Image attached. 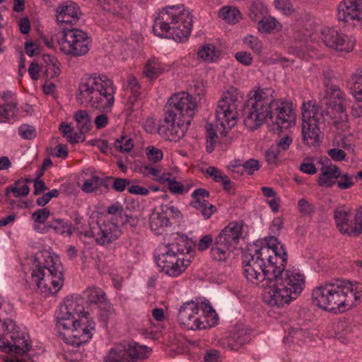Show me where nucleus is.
<instances>
[{"label": "nucleus", "mask_w": 362, "mask_h": 362, "mask_svg": "<svg viewBox=\"0 0 362 362\" xmlns=\"http://www.w3.org/2000/svg\"><path fill=\"white\" fill-rule=\"evenodd\" d=\"M82 298H66L60 305L57 329L62 339H91L95 323L88 320Z\"/></svg>", "instance_id": "nucleus-1"}, {"label": "nucleus", "mask_w": 362, "mask_h": 362, "mask_svg": "<svg viewBox=\"0 0 362 362\" xmlns=\"http://www.w3.org/2000/svg\"><path fill=\"white\" fill-rule=\"evenodd\" d=\"M361 298V284H353L349 281L341 279L320 286L312 293L313 303L326 310H334L337 308L343 312L345 306L351 307L354 300H360Z\"/></svg>", "instance_id": "nucleus-2"}, {"label": "nucleus", "mask_w": 362, "mask_h": 362, "mask_svg": "<svg viewBox=\"0 0 362 362\" xmlns=\"http://www.w3.org/2000/svg\"><path fill=\"white\" fill-rule=\"evenodd\" d=\"M192 23V15L187 9L176 6H168L156 18L153 30L157 36L181 42L189 36Z\"/></svg>", "instance_id": "nucleus-3"}, {"label": "nucleus", "mask_w": 362, "mask_h": 362, "mask_svg": "<svg viewBox=\"0 0 362 362\" xmlns=\"http://www.w3.org/2000/svg\"><path fill=\"white\" fill-rule=\"evenodd\" d=\"M274 275L265 301L271 306L283 307L301 293L305 284V276L282 267H277Z\"/></svg>", "instance_id": "nucleus-4"}, {"label": "nucleus", "mask_w": 362, "mask_h": 362, "mask_svg": "<svg viewBox=\"0 0 362 362\" xmlns=\"http://www.w3.org/2000/svg\"><path fill=\"white\" fill-rule=\"evenodd\" d=\"M112 81L107 77H88L81 81L76 98L81 104L92 107L109 109L115 101Z\"/></svg>", "instance_id": "nucleus-5"}, {"label": "nucleus", "mask_w": 362, "mask_h": 362, "mask_svg": "<svg viewBox=\"0 0 362 362\" xmlns=\"http://www.w3.org/2000/svg\"><path fill=\"white\" fill-rule=\"evenodd\" d=\"M190 252V246L183 237L178 236L175 240L163 248V252L156 257V262L160 271L170 276L182 274L189 265V260L184 256Z\"/></svg>", "instance_id": "nucleus-6"}, {"label": "nucleus", "mask_w": 362, "mask_h": 362, "mask_svg": "<svg viewBox=\"0 0 362 362\" xmlns=\"http://www.w3.org/2000/svg\"><path fill=\"white\" fill-rule=\"evenodd\" d=\"M267 249L255 250V253L245 252L243 256V274L246 279L252 284L266 288L271 282L277 267L267 262L266 264L263 253Z\"/></svg>", "instance_id": "nucleus-7"}, {"label": "nucleus", "mask_w": 362, "mask_h": 362, "mask_svg": "<svg viewBox=\"0 0 362 362\" xmlns=\"http://www.w3.org/2000/svg\"><path fill=\"white\" fill-rule=\"evenodd\" d=\"M242 222L229 223L215 238L211 254L216 261H225L236 248L243 235Z\"/></svg>", "instance_id": "nucleus-8"}, {"label": "nucleus", "mask_w": 362, "mask_h": 362, "mask_svg": "<svg viewBox=\"0 0 362 362\" xmlns=\"http://www.w3.org/2000/svg\"><path fill=\"white\" fill-rule=\"evenodd\" d=\"M49 258L51 259L50 262H39L31 274V281L45 295L57 293L64 281L62 273L55 269L52 264V257L49 256Z\"/></svg>", "instance_id": "nucleus-9"}, {"label": "nucleus", "mask_w": 362, "mask_h": 362, "mask_svg": "<svg viewBox=\"0 0 362 362\" xmlns=\"http://www.w3.org/2000/svg\"><path fill=\"white\" fill-rule=\"evenodd\" d=\"M302 134L304 143L315 146L320 142L321 125L324 116L315 103L308 101L302 105Z\"/></svg>", "instance_id": "nucleus-10"}, {"label": "nucleus", "mask_w": 362, "mask_h": 362, "mask_svg": "<svg viewBox=\"0 0 362 362\" xmlns=\"http://www.w3.org/2000/svg\"><path fill=\"white\" fill-rule=\"evenodd\" d=\"M241 101L238 95L228 93L221 100L218 101L216 110V125L220 126L223 130L221 134L223 136L227 135L228 130L232 129L238 121V107Z\"/></svg>", "instance_id": "nucleus-11"}, {"label": "nucleus", "mask_w": 362, "mask_h": 362, "mask_svg": "<svg viewBox=\"0 0 362 362\" xmlns=\"http://www.w3.org/2000/svg\"><path fill=\"white\" fill-rule=\"evenodd\" d=\"M59 43L60 50L65 54L78 57L88 52L90 39L81 30L64 29L63 38Z\"/></svg>", "instance_id": "nucleus-12"}, {"label": "nucleus", "mask_w": 362, "mask_h": 362, "mask_svg": "<svg viewBox=\"0 0 362 362\" xmlns=\"http://www.w3.org/2000/svg\"><path fill=\"white\" fill-rule=\"evenodd\" d=\"M188 127L173 110H168L158 127V132L165 139L176 141L185 136Z\"/></svg>", "instance_id": "nucleus-13"}, {"label": "nucleus", "mask_w": 362, "mask_h": 362, "mask_svg": "<svg viewBox=\"0 0 362 362\" xmlns=\"http://www.w3.org/2000/svg\"><path fill=\"white\" fill-rule=\"evenodd\" d=\"M320 35L322 42L332 50L348 53L354 48L355 41L334 28H322Z\"/></svg>", "instance_id": "nucleus-14"}, {"label": "nucleus", "mask_w": 362, "mask_h": 362, "mask_svg": "<svg viewBox=\"0 0 362 362\" xmlns=\"http://www.w3.org/2000/svg\"><path fill=\"white\" fill-rule=\"evenodd\" d=\"M169 110L189 125L197 110V103L189 94L182 92L172 97L169 101Z\"/></svg>", "instance_id": "nucleus-15"}, {"label": "nucleus", "mask_w": 362, "mask_h": 362, "mask_svg": "<svg viewBox=\"0 0 362 362\" xmlns=\"http://www.w3.org/2000/svg\"><path fill=\"white\" fill-rule=\"evenodd\" d=\"M325 95L329 100V105L332 111L331 113L334 119V124L338 128H347L348 115L345 109L344 94L338 86L332 85L326 90Z\"/></svg>", "instance_id": "nucleus-16"}, {"label": "nucleus", "mask_w": 362, "mask_h": 362, "mask_svg": "<svg viewBox=\"0 0 362 362\" xmlns=\"http://www.w3.org/2000/svg\"><path fill=\"white\" fill-rule=\"evenodd\" d=\"M337 19L346 26L355 28L362 25V0H344L339 5Z\"/></svg>", "instance_id": "nucleus-17"}, {"label": "nucleus", "mask_w": 362, "mask_h": 362, "mask_svg": "<svg viewBox=\"0 0 362 362\" xmlns=\"http://www.w3.org/2000/svg\"><path fill=\"white\" fill-rule=\"evenodd\" d=\"M85 236L92 237L95 243L100 245H107L117 240L119 235V231L116 224L112 222L98 223L85 233Z\"/></svg>", "instance_id": "nucleus-18"}, {"label": "nucleus", "mask_w": 362, "mask_h": 362, "mask_svg": "<svg viewBox=\"0 0 362 362\" xmlns=\"http://www.w3.org/2000/svg\"><path fill=\"white\" fill-rule=\"evenodd\" d=\"M199 308L194 301L185 303L180 308L177 317L180 323L187 329H205V324L197 316Z\"/></svg>", "instance_id": "nucleus-19"}, {"label": "nucleus", "mask_w": 362, "mask_h": 362, "mask_svg": "<svg viewBox=\"0 0 362 362\" xmlns=\"http://www.w3.org/2000/svg\"><path fill=\"white\" fill-rule=\"evenodd\" d=\"M272 115L265 109L251 104V106L245 110L244 124L247 129L253 131L259 128L266 122L267 117L272 119Z\"/></svg>", "instance_id": "nucleus-20"}, {"label": "nucleus", "mask_w": 362, "mask_h": 362, "mask_svg": "<svg viewBox=\"0 0 362 362\" xmlns=\"http://www.w3.org/2000/svg\"><path fill=\"white\" fill-rule=\"evenodd\" d=\"M81 14L80 8L75 2L66 1L57 8L56 20L59 24H74L79 19Z\"/></svg>", "instance_id": "nucleus-21"}, {"label": "nucleus", "mask_w": 362, "mask_h": 362, "mask_svg": "<svg viewBox=\"0 0 362 362\" xmlns=\"http://www.w3.org/2000/svg\"><path fill=\"white\" fill-rule=\"evenodd\" d=\"M276 114L275 124L281 131L288 129L295 123V114L287 104L278 103L274 110Z\"/></svg>", "instance_id": "nucleus-22"}, {"label": "nucleus", "mask_w": 362, "mask_h": 362, "mask_svg": "<svg viewBox=\"0 0 362 362\" xmlns=\"http://www.w3.org/2000/svg\"><path fill=\"white\" fill-rule=\"evenodd\" d=\"M274 90L272 88H258L254 95V101L251 104L259 106L262 109H265L270 113H274L275 106L279 103L274 97Z\"/></svg>", "instance_id": "nucleus-23"}, {"label": "nucleus", "mask_w": 362, "mask_h": 362, "mask_svg": "<svg viewBox=\"0 0 362 362\" xmlns=\"http://www.w3.org/2000/svg\"><path fill=\"white\" fill-rule=\"evenodd\" d=\"M30 337V334L25 330L20 331L12 320H0V339H26Z\"/></svg>", "instance_id": "nucleus-24"}, {"label": "nucleus", "mask_w": 362, "mask_h": 362, "mask_svg": "<svg viewBox=\"0 0 362 362\" xmlns=\"http://www.w3.org/2000/svg\"><path fill=\"white\" fill-rule=\"evenodd\" d=\"M127 362H141L151 356L152 349L134 341L126 346Z\"/></svg>", "instance_id": "nucleus-25"}, {"label": "nucleus", "mask_w": 362, "mask_h": 362, "mask_svg": "<svg viewBox=\"0 0 362 362\" xmlns=\"http://www.w3.org/2000/svg\"><path fill=\"white\" fill-rule=\"evenodd\" d=\"M29 192L30 188L28 185H26V181L23 180V179H19L13 185L6 188L4 196L6 201L10 205L13 206L15 204L13 198L26 197Z\"/></svg>", "instance_id": "nucleus-26"}, {"label": "nucleus", "mask_w": 362, "mask_h": 362, "mask_svg": "<svg viewBox=\"0 0 362 362\" xmlns=\"http://www.w3.org/2000/svg\"><path fill=\"white\" fill-rule=\"evenodd\" d=\"M321 173L317 178V184L324 187H331L340 177V169L332 163L321 168Z\"/></svg>", "instance_id": "nucleus-27"}, {"label": "nucleus", "mask_w": 362, "mask_h": 362, "mask_svg": "<svg viewBox=\"0 0 362 362\" xmlns=\"http://www.w3.org/2000/svg\"><path fill=\"white\" fill-rule=\"evenodd\" d=\"M334 216L339 231L351 236L350 229L352 228L353 222L351 212L344 209H337L334 211Z\"/></svg>", "instance_id": "nucleus-28"}, {"label": "nucleus", "mask_w": 362, "mask_h": 362, "mask_svg": "<svg viewBox=\"0 0 362 362\" xmlns=\"http://www.w3.org/2000/svg\"><path fill=\"white\" fill-rule=\"evenodd\" d=\"M23 346L12 344L11 341H0V350L13 356H21L30 351L32 344L23 341Z\"/></svg>", "instance_id": "nucleus-29"}, {"label": "nucleus", "mask_w": 362, "mask_h": 362, "mask_svg": "<svg viewBox=\"0 0 362 362\" xmlns=\"http://www.w3.org/2000/svg\"><path fill=\"white\" fill-rule=\"evenodd\" d=\"M126 345L122 344L111 348L104 357L103 362H127Z\"/></svg>", "instance_id": "nucleus-30"}, {"label": "nucleus", "mask_w": 362, "mask_h": 362, "mask_svg": "<svg viewBox=\"0 0 362 362\" xmlns=\"http://www.w3.org/2000/svg\"><path fill=\"white\" fill-rule=\"evenodd\" d=\"M74 119L76 122V128L81 134L88 132L91 127V119L86 110H78L74 113Z\"/></svg>", "instance_id": "nucleus-31"}, {"label": "nucleus", "mask_w": 362, "mask_h": 362, "mask_svg": "<svg viewBox=\"0 0 362 362\" xmlns=\"http://www.w3.org/2000/svg\"><path fill=\"white\" fill-rule=\"evenodd\" d=\"M272 252L274 253V256L269 255L267 257V262L274 266L275 265L276 267H282L285 268L287 262V252L284 245L282 244L277 245Z\"/></svg>", "instance_id": "nucleus-32"}, {"label": "nucleus", "mask_w": 362, "mask_h": 362, "mask_svg": "<svg viewBox=\"0 0 362 362\" xmlns=\"http://www.w3.org/2000/svg\"><path fill=\"white\" fill-rule=\"evenodd\" d=\"M103 10L111 13L112 16L122 18L124 10L122 6V0H98Z\"/></svg>", "instance_id": "nucleus-33"}, {"label": "nucleus", "mask_w": 362, "mask_h": 362, "mask_svg": "<svg viewBox=\"0 0 362 362\" xmlns=\"http://www.w3.org/2000/svg\"><path fill=\"white\" fill-rule=\"evenodd\" d=\"M194 199V202L191 203V206L197 210L201 211L203 216L208 219L213 214L216 212V207L209 203L202 197H193Z\"/></svg>", "instance_id": "nucleus-34"}, {"label": "nucleus", "mask_w": 362, "mask_h": 362, "mask_svg": "<svg viewBox=\"0 0 362 362\" xmlns=\"http://www.w3.org/2000/svg\"><path fill=\"white\" fill-rule=\"evenodd\" d=\"M163 71L164 68L163 65L159 60L156 58L148 59L144 69V75L150 79L157 78Z\"/></svg>", "instance_id": "nucleus-35"}, {"label": "nucleus", "mask_w": 362, "mask_h": 362, "mask_svg": "<svg viewBox=\"0 0 362 362\" xmlns=\"http://www.w3.org/2000/svg\"><path fill=\"white\" fill-rule=\"evenodd\" d=\"M197 54L203 61L213 62L219 58L220 52L214 45L205 44L199 49Z\"/></svg>", "instance_id": "nucleus-36"}, {"label": "nucleus", "mask_w": 362, "mask_h": 362, "mask_svg": "<svg viewBox=\"0 0 362 362\" xmlns=\"http://www.w3.org/2000/svg\"><path fill=\"white\" fill-rule=\"evenodd\" d=\"M149 224L151 230L156 231L160 228L168 226L170 221L163 211L161 212H153L149 218Z\"/></svg>", "instance_id": "nucleus-37"}, {"label": "nucleus", "mask_w": 362, "mask_h": 362, "mask_svg": "<svg viewBox=\"0 0 362 362\" xmlns=\"http://www.w3.org/2000/svg\"><path fill=\"white\" fill-rule=\"evenodd\" d=\"M219 17L231 23H236L241 19L240 11L233 6H224L218 12Z\"/></svg>", "instance_id": "nucleus-38"}, {"label": "nucleus", "mask_w": 362, "mask_h": 362, "mask_svg": "<svg viewBox=\"0 0 362 362\" xmlns=\"http://www.w3.org/2000/svg\"><path fill=\"white\" fill-rule=\"evenodd\" d=\"M162 346L169 354H181L189 351V349L182 341H163Z\"/></svg>", "instance_id": "nucleus-39"}, {"label": "nucleus", "mask_w": 362, "mask_h": 362, "mask_svg": "<svg viewBox=\"0 0 362 362\" xmlns=\"http://www.w3.org/2000/svg\"><path fill=\"white\" fill-rule=\"evenodd\" d=\"M257 21V30L260 33H271L275 28H277L278 30L281 29V25L272 17H264Z\"/></svg>", "instance_id": "nucleus-40"}, {"label": "nucleus", "mask_w": 362, "mask_h": 362, "mask_svg": "<svg viewBox=\"0 0 362 362\" xmlns=\"http://www.w3.org/2000/svg\"><path fill=\"white\" fill-rule=\"evenodd\" d=\"M84 295L89 303L98 305L106 298L105 292L95 286L87 288L84 291Z\"/></svg>", "instance_id": "nucleus-41"}, {"label": "nucleus", "mask_w": 362, "mask_h": 362, "mask_svg": "<svg viewBox=\"0 0 362 362\" xmlns=\"http://www.w3.org/2000/svg\"><path fill=\"white\" fill-rule=\"evenodd\" d=\"M18 111L17 103L11 101L4 105H0V122H5L15 116Z\"/></svg>", "instance_id": "nucleus-42"}, {"label": "nucleus", "mask_w": 362, "mask_h": 362, "mask_svg": "<svg viewBox=\"0 0 362 362\" xmlns=\"http://www.w3.org/2000/svg\"><path fill=\"white\" fill-rule=\"evenodd\" d=\"M350 83L354 95L358 100H362V71L351 76Z\"/></svg>", "instance_id": "nucleus-43"}, {"label": "nucleus", "mask_w": 362, "mask_h": 362, "mask_svg": "<svg viewBox=\"0 0 362 362\" xmlns=\"http://www.w3.org/2000/svg\"><path fill=\"white\" fill-rule=\"evenodd\" d=\"M267 12V8L260 0H255L250 8L249 16L252 21H258Z\"/></svg>", "instance_id": "nucleus-44"}, {"label": "nucleus", "mask_w": 362, "mask_h": 362, "mask_svg": "<svg viewBox=\"0 0 362 362\" xmlns=\"http://www.w3.org/2000/svg\"><path fill=\"white\" fill-rule=\"evenodd\" d=\"M102 184H103L102 178L98 176L93 175L90 178L84 181L81 187V189L86 193H90L99 189Z\"/></svg>", "instance_id": "nucleus-45"}, {"label": "nucleus", "mask_w": 362, "mask_h": 362, "mask_svg": "<svg viewBox=\"0 0 362 362\" xmlns=\"http://www.w3.org/2000/svg\"><path fill=\"white\" fill-rule=\"evenodd\" d=\"M220 345L226 349L233 351H243L250 341H218Z\"/></svg>", "instance_id": "nucleus-46"}, {"label": "nucleus", "mask_w": 362, "mask_h": 362, "mask_svg": "<svg viewBox=\"0 0 362 362\" xmlns=\"http://www.w3.org/2000/svg\"><path fill=\"white\" fill-rule=\"evenodd\" d=\"M127 87L130 89L132 96L129 98L128 105H133V103L139 97L140 86L134 76H129L127 79Z\"/></svg>", "instance_id": "nucleus-47"}, {"label": "nucleus", "mask_w": 362, "mask_h": 362, "mask_svg": "<svg viewBox=\"0 0 362 362\" xmlns=\"http://www.w3.org/2000/svg\"><path fill=\"white\" fill-rule=\"evenodd\" d=\"M351 236H358L362 233V209L356 211L350 229Z\"/></svg>", "instance_id": "nucleus-48"}, {"label": "nucleus", "mask_w": 362, "mask_h": 362, "mask_svg": "<svg viewBox=\"0 0 362 362\" xmlns=\"http://www.w3.org/2000/svg\"><path fill=\"white\" fill-rule=\"evenodd\" d=\"M281 153L272 146L268 150L265 152V158L268 165L272 167H275L279 164V157Z\"/></svg>", "instance_id": "nucleus-49"}, {"label": "nucleus", "mask_w": 362, "mask_h": 362, "mask_svg": "<svg viewBox=\"0 0 362 362\" xmlns=\"http://www.w3.org/2000/svg\"><path fill=\"white\" fill-rule=\"evenodd\" d=\"M115 148L121 152H129L134 147L132 139L126 136H122L115 143Z\"/></svg>", "instance_id": "nucleus-50"}, {"label": "nucleus", "mask_w": 362, "mask_h": 362, "mask_svg": "<svg viewBox=\"0 0 362 362\" xmlns=\"http://www.w3.org/2000/svg\"><path fill=\"white\" fill-rule=\"evenodd\" d=\"M243 42L255 53L259 54L262 52V44L257 37L247 35L244 38Z\"/></svg>", "instance_id": "nucleus-51"}, {"label": "nucleus", "mask_w": 362, "mask_h": 362, "mask_svg": "<svg viewBox=\"0 0 362 362\" xmlns=\"http://www.w3.org/2000/svg\"><path fill=\"white\" fill-rule=\"evenodd\" d=\"M146 154L148 160L152 163H158L163 157V151L153 146H148L146 148Z\"/></svg>", "instance_id": "nucleus-52"}, {"label": "nucleus", "mask_w": 362, "mask_h": 362, "mask_svg": "<svg viewBox=\"0 0 362 362\" xmlns=\"http://www.w3.org/2000/svg\"><path fill=\"white\" fill-rule=\"evenodd\" d=\"M60 72L61 70L59 62L50 65H45L44 75L47 78H53L59 76Z\"/></svg>", "instance_id": "nucleus-53"}, {"label": "nucleus", "mask_w": 362, "mask_h": 362, "mask_svg": "<svg viewBox=\"0 0 362 362\" xmlns=\"http://www.w3.org/2000/svg\"><path fill=\"white\" fill-rule=\"evenodd\" d=\"M46 228H52L56 233L63 235L65 233V228H67V223L65 222L63 219H54L51 221L50 223L46 226Z\"/></svg>", "instance_id": "nucleus-54"}, {"label": "nucleus", "mask_w": 362, "mask_h": 362, "mask_svg": "<svg viewBox=\"0 0 362 362\" xmlns=\"http://www.w3.org/2000/svg\"><path fill=\"white\" fill-rule=\"evenodd\" d=\"M339 180L337 182V185L339 189H349L354 185L353 181V176L347 173L341 174L340 173Z\"/></svg>", "instance_id": "nucleus-55"}, {"label": "nucleus", "mask_w": 362, "mask_h": 362, "mask_svg": "<svg viewBox=\"0 0 362 362\" xmlns=\"http://www.w3.org/2000/svg\"><path fill=\"white\" fill-rule=\"evenodd\" d=\"M50 215V211L47 208L38 209L32 214V218L36 223H44Z\"/></svg>", "instance_id": "nucleus-56"}, {"label": "nucleus", "mask_w": 362, "mask_h": 362, "mask_svg": "<svg viewBox=\"0 0 362 362\" xmlns=\"http://www.w3.org/2000/svg\"><path fill=\"white\" fill-rule=\"evenodd\" d=\"M98 307L101 310L104 311V314L100 315L102 320L106 322L108 320V316L113 313V309L105 298L102 302L98 304Z\"/></svg>", "instance_id": "nucleus-57"}, {"label": "nucleus", "mask_w": 362, "mask_h": 362, "mask_svg": "<svg viewBox=\"0 0 362 362\" xmlns=\"http://www.w3.org/2000/svg\"><path fill=\"white\" fill-rule=\"evenodd\" d=\"M18 133L23 139H31L35 136V129L30 125L23 124L18 129Z\"/></svg>", "instance_id": "nucleus-58"}, {"label": "nucleus", "mask_w": 362, "mask_h": 362, "mask_svg": "<svg viewBox=\"0 0 362 362\" xmlns=\"http://www.w3.org/2000/svg\"><path fill=\"white\" fill-rule=\"evenodd\" d=\"M274 4L277 9L286 15L291 14L293 11L292 5L288 0H275Z\"/></svg>", "instance_id": "nucleus-59"}, {"label": "nucleus", "mask_w": 362, "mask_h": 362, "mask_svg": "<svg viewBox=\"0 0 362 362\" xmlns=\"http://www.w3.org/2000/svg\"><path fill=\"white\" fill-rule=\"evenodd\" d=\"M292 141V138L286 135L281 138L276 144L273 145V146L276 147V148H277V150H279L282 153L289 148Z\"/></svg>", "instance_id": "nucleus-60"}, {"label": "nucleus", "mask_w": 362, "mask_h": 362, "mask_svg": "<svg viewBox=\"0 0 362 362\" xmlns=\"http://www.w3.org/2000/svg\"><path fill=\"white\" fill-rule=\"evenodd\" d=\"M243 168L249 175H252L255 171L259 169L260 165L257 160L250 159L243 165Z\"/></svg>", "instance_id": "nucleus-61"}, {"label": "nucleus", "mask_w": 362, "mask_h": 362, "mask_svg": "<svg viewBox=\"0 0 362 362\" xmlns=\"http://www.w3.org/2000/svg\"><path fill=\"white\" fill-rule=\"evenodd\" d=\"M213 237L211 234L204 235L199 241L197 248L199 251H204L208 249L214 242Z\"/></svg>", "instance_id": "nucleus-62"}, {"label": "nucleus", "mask_w": 362, "mask_h": 362, "mask_svg": "<svg viewBox=\"0 0 362 362\" xmlns=\"http://www.w3.org/2000/svg\"><path fill=\"white\" fill-rule=\"evenodd\" d=\"M298 206L299 211L304 215H309L314 211L313 204L304 199L299 200Z\"/></svg>", "instance_id": "nucleus-63"}, {"label": "nucleus", "mask_w": 362, "mask_h": 362, "mask_svg": "<svg viewBox=\"0 0 362 362\" xmlns=\"http://www.w3.org/2000/svg\"><path fill=\"white\" fill-rule=\"evenodd\" d=\"M204 359L206 362H219L220 352L216 349H209L206 351Z\"/></svg>", "instance_id": "nucleus-64"}]
</instances>
